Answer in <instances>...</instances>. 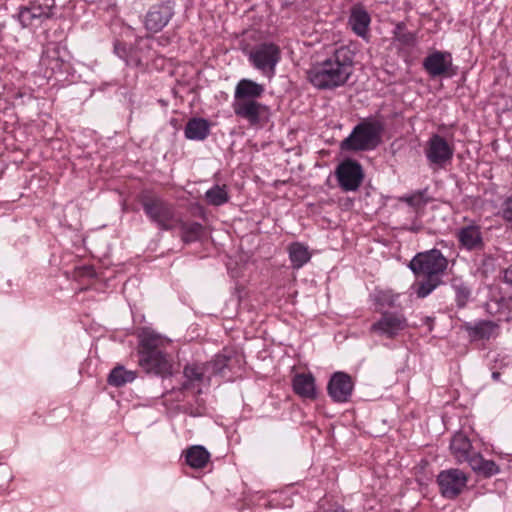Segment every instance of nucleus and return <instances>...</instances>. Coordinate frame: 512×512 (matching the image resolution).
<instances>
[{
	"label": "nucleus",
	"instance_id": "obj_1",
	"mask_svg": "<svg viewBox=\"0 0 512 512\" xmlns=\"http://www.w3.org/2000/svg\"><path fill=\"white\" fill-rule=\"evenodd\" d=\"M353 72V55L346 46H341L321 62L315 63L307 72L310 83L318 89H334L343 86Z\"/></svg>",
	"mask_w": 512,
	"mask_h": 512
},
{
	"label": "nucleus",
	"instance_id": "obj_2",
	"mask_svg": "<svg viewBox=\"0 0 512 512\" xmlns=\"http://www.w3.org/2000/svg\"><path fill=\"white\" fill-rule=\"evenodd\" d=\"M138 363L147 373L162 377L172 374L173 363L166 352L170 340L151 328H143L138 334Z\"/></svg>",
	"mask_w": 512,
	"mask_h": 512
},
{
	"label": "nucleus",
	"instance_id": "obj_3",
	"mask_svg": "<svg viewBox=\"0 0 512 512\" xmlns=\"http://www.w3.org/2000/svg\"><path fill=\"white\" fill-rule=\"evenodd\" d=\"M450 450L458 463H468L471 469L484 477L499 473V467L493 460H485L475 451L469 438L462 432L456 433L450 443Z\"/></svg>",
	"mask_w": 512,
	"mask_h": 512
},
{
	"label": "nucleus",
	"instance_id": "obj_4",
	"mask_svg": "<svg viewBox=\"0 0 512 512\" xmlns=\"http://www.w3.org/2000/svg\"><path fill=\"white\" fill-rule=\"evenodd\" d=\"M383 126L379 121L365 120L357 124L350 135L341 142L345 151H369L381 143Z\"/></svg>",
	"mask_w": 512,
	"mask_h": 512
},
{
	"label": "nucleus",
	"instance_id": "obj_5",
	"mask_svg": "<svg viewBox=\"0 0 512 512\" xmlns=\"http://www.w3.org/2000/svg\"><path fill=\"white\" fill-rule=\"evenodd\" d=\"M248 60L263 76L272 79L281 60L280 47L273 42L260 43L250 50Z\"/></svg>",
	"mask_w": 512,
	"mask_h": 512
},
{
	"label": "nucleus",
	"instance_id": "obj_6",
	"mask_svg": "<svg viewBox=\"0 0 512 512\" xmlns=\"http://www.w3.org/2000/svg\"><path fill=\"white\" fill-rule=\"evenodd\" d=\"M448 265L447 259L437 249L418 253L410 261L409 268L416 275H424L433 278L442 274Z\"/></svg>",
	"mask_w": 512,
	"mask_h": 512
},
{
	"label": "nucleus",
	"instance_id": "obj_7",
	"mask_svg": "<svg viewBox=\"0 0 512 512\" xmlns=\"http://www.w3.org/2000/svg\"><path fill=\"white\" fill-rule=\"evenodd\" d=\"M428 164L433 169H442L453 158L454 148L439 134H433L424 147Z\"/></svg>",
	"mask_w": 512,
	"mask_h": 512
},
{
	"label": "nucleus",
	"instance_id": "obj_8",
	"mask_svg": "<svg viewBox=\"0 0 512 512\" xmlns=\"http://www.w3.org/2000/svg\"><path fill=\"white\" fill-rule=\"evenodd\" d=\"M468 477L460 469L451 468L441 471L437 476L441 495L446 499H455L467 486Z\"/></svg>",
	"mask_w": 512,
	"mask_h": 512
},
{
	"label": "nucleus",
	"instance_id": "obj_9",
	"mask_svg": "<svg viewBox=\"0 0 512 512\" xmlns=\"http://www.w3.org/2000/svg\"><path fill=\"white\" fill-rule=\"evenodd\" d=\"M142 207L149 219L155 222L161 229L171 228L174 213L171 205L157 197H146L142 200Z\"/></svg>",
	"mask_w": 512,
	"mask_h": 512
},
{
	"label": "nucleus",
	"instance_id": "obj_10",
	"mask_svg": "<svg viewBox=\"0 0 512 512\" xmlns=\"http://www.w3.org/2000/svg\"><path fill=\"white\" fill-rule=\"evenodd\" d=\"M233 110L236 116L245 119L251 126L265 121L269 115V108L257 100H234Z\"/></svg>",
	"mask_w": 512,
	"mask_h": 512
},
{
	"label": "nucleus",
	"instance_id": "obj_11",
	"mask_svg": "<svg viewBox=\"0 0 512 512\" xmlns=\"http://www.w3.org/2000/svg\"><path fill=\"white\" fill-rule=\"evenodd\" d=\"M338 184L343 191H356L363 180L364 174L359 163L346 160L338 165L335 171Z\"/></svg>",
	"mask_w": 512,
	"mask_h": 512
},
{
	"label": "nucleus",
	"instance_id": "obj_12",
	"mask_svg": "<svg viewBox=\"0 0 512 512\" xmlns=\"http://www.w3.org/2000/svg\"><path fill=\"white\" fill-rule=\"evenodd\" d=\"M18 20L23 28L43 23L53 17V6L43 5L38 1H30L26 6H21L18 11Z\"/></svg>",
	"mask_w": 512,
	"mask_h": 512
},
{
	"label": "nucleus",
	"instance_id": "obj_13",
	"mask_svg": "<svg viewBox=\"0 0 512 512\" xmlns=\"http://www.w3.org/2000/svg\"><path fill=\"white\" fill-rule=\"evenodd\" d=\"M407 327V320L401 314L385 312L372 324L371 331L387 338H393Z\"/></svg>",
	"mask_w": 512,
	"mask_h": 512
},
{
	"label": "nucleus",
	"instance_id": "obj_14",
	"mask_svg": "<svg viewBox=\"0 0 512 512\" xmlns=\"http://www.w3.org/2000/svg\"><path fill=\"white\" fill-rule=\"evenodd\" d=\"M173 5L170 1L153 5L145 16V28L152 33L161 31L173 16Z\"/></svg>",
	"mask_w": 512,
	"mask_h": 512
},
{
	"label": "nucleus",
	"instance_id": "obj_15",
	"mask_svg": "<svg viewBox=\"0 0 512 512\" xmlns=\"http://www.w3.org/2000/svg\"><path fill=\"white\" fill-rule=\"evenodd\" d=\"M353 381L350 375L344 372H335L327 386L329 396L338 403L347 402L352 395Z\"/></svg>",
	"mask_w": 512,
	"mask_h": 512
},
{
	"label": "nucleus",
	"instance_id": "obj_16",
	"mask_svg": "<svg viewBox=\"0 0 512 512\" xmlns=\"http://www.w3.org/2000/svg\"><path fill=\"white\" fill-rule=\"evenodd\" d=\"M461 248L468 251H478L484 248L481 227L475 223L463 226L456 233Z\"/></svg>",
	"mask_w": 512,
	"mask_h": 512
},
{
	"label": "nucleus",
	"instance_id": "obj_17",
	"mask_svg": "<svg viewBox=\"0 0 512 512\" xmlns=\"http://www.w3.org/2000/svg\"><path fill=\"white\" fill-rule=\"evenodd\" d=\"M452 65V56L449 52L434 51L423 61V67L432 77L445 74Z\"/></svg>",
	"mask_w": 512,
	"mask_h": 512
},
{
	"label": "nucleus",
	"instance_id": "obj_18",
	"mask_svg": "<svg viewBox=\"0 0 512 512\" xmlns=\"http://www.w3.org/2000/svg\"><path fill=\"white\" fill-rule=\"evenodd\" d=\"M185 382L183 383V389L198 388L197 393H201L200 386L208 383L210 376L208 373V366L205 364H188L184 368Z\"/></svg>",
	"mask_w": 512,
	"mask_h": 512
},
{
	"label": "nucleus",
	"instance_id": "obj_19",
	"mask_svg": "<svg viewBox=\"0 0 512 512\" xmlns=\"http://www.w3.org/2000/svg\"><path fill=\"white\" fill-rule=\"evenodd\" d=\"M371 17L361 5H355L351 8L348 24L352 31L359 37L365 38L369 31Z\"/></svg>",
	"mask_w": 512,
	"mask_h": 512
},
{
	"label": "nucleus",
	"instance_id": "obj_20",
	"mask_svg": "<svg viewBox=\"0 0 512 512\" xmlns=\"http://www.w3.org/2000/svg\"><path fill=\"white\" fill-rule=\"evenodd\" d=\"M265 88L263 85L251 80L241 79L234 92V100H257L264 94Z\"/></svg>",
	"mask_w": 512,
	"mask_h": 512
},
{
	"label": "nucleus",
	"instance_id": "obj_21",
	"mask_svg": "<svg viewBox=\"0 0 512 512\" xmlns=\"http://www.w3.org/2000/svg\"><path fill=\"white\" fill-rule=\"evenodd\" d=\"M292 386L294 392L305 399H315L317 396L315 378L312 374L300 373L293 377Z\"/></svg>",
	"mask_w": 512,
	"mask_h": 512
},
{
	"label": "nucleus",
	"instance_id": "obj_22",
	"mask_svg": "<svg viewBox=\"0 0 512 512\" xmlns=\"http://www.w3.org/2000/svg\"><path fill=\"white\" fill-rule=\"evenodd\" d=\"M184 134L189 140L202 141L210 134V123L204 118H192L187 122Z\"/></svg>",
	"mask_w": 512,
	"mask_h": 512
},
{
	"label": "nucleus",
	"instance_id": "obj_23",
	"mask_svg": "<svg viewBox=\"0 0 512 512\" xmlns=\"http://www.w3.org/2000/svg\"><path fill=\"white\" fill-rule=\"evenodd\" d=\"M187 465L194 469L204 468L210 460V453L201 445H194L185 451Z\"/></svg>",
	"mask_w": 512,
	"mask_h": 512
},
{
	"label": "nucleus",
	"instance_id": "obj_24",
	"mask_svg": "<svg viewBox=\"0 0 512 512\" xmlns=\"http://www.w3.org/2000/svg\"><path fill=\"white\" fill-rule=\"evenodd\" d=\"M288 252L292 267L295 269H300L311 259L308 247L299 242L290 244Z\"/></svg>",
	"mask_w": 512,
	"mask_h": 512
},
{
	"label": "nucleus",
	"instance_id": "obj_25",
	"mask_svg": "<svg viewBox=\"0 0 512 512\" xmlns=\"http://www.w3.org/2000/svg\"><path fill=\"white\" fill-rule=\"evenodd\" d=\"M465 328L474 339H489L496 328V324L492 321L482 320L474 324L467 323Z\"/></svg>",
	"mask_w": 512,
	"mask_h": 512
},
{
	"label": "nucleus",
	"instance_id": "obj_26",
	"mask_svg": "<svg viewBox=\"0 0 512 512\" xmlns=\"http://www.w3.org/2000/svg\"><path fill=\"white\" fill-rule=\"evenodd\" d=\"M136 378V372L127 370L123 366L115 367L108 376V383L114 387H121L127 383H131Z\"/></svg>",
	"mask_w": 512,
	"mask_h": 512
},
{
	"label": "nucleus",
	"instance_id": "obj_27",
	"mask_svg": "<svg viewBox=\"0 0 512 512\" xmlns=\"http://www.w3.org/2000/svg\"><path fill=\"white\" fill-rule=\"evenodd\" d=\"M205 200L213 206H221L229 201L226 186L214 185L205 192Z\"/></svg>",
	"mask_w": 512,
	"mask_h": 512
},
{
	"label": "nucleus",
	"instance_id": "obj_28",
	"mask_svg": "<svg viewBox=\"0 0 512 512\" xmlns=\"http://www.w3.org/2000/svg\"><path fill=\"white\" fill-rule=\"evenodd\" d=\"M452 288L455 293V300L459 308L466 306L471 296V289L460 279L452 281Z\"/></svg>",
	"mask_w": 512,
	"mask_h": 512
},
{
	"label": "nucleus",
	"instance_id": "obj_29",
	"mask_svg": "<svg viewBox=\"0 0 512 512\" xmlns=\"http://www.w3.org/2000/svg\"><path fill=\"white\" fill-rule=\"evenodd\" d=\"M182 239L186 243L197 241L203 234V226L200 223H183L181 225Z\"/></svg>",
	"mask_w": 512,
	"mask_h": 512
},
{
	"label": "nucleus",
	"instance_id": "obj_30",
	"mask_svg": "<svg viewBox=\"0 0 512 512\" xmlns=\"http://www.w3.org/2000/svg\"><path fill=\"white\" fill-rule=\"evenodd\" d=\"M375 304L381 307H394L398 298V294L391 290H375L371 295Z\"/></svg>",
	"mask_w": 512,
	"mask_h": 512
},
{
	"label": "nucleus",
	"instance_id": "obj_31",
	"mask_svg": "<svg viewBox=\"0 0 512 512\" xmlns=\"http://www.w3.org/2000/svg\"><path fill=\"white\" fill-rule=\"evenodd\" d=\"M394 41L401 47H413L416 43L415 34L405 31L404 24L398 23L394 29Z\"/></svg>",
	"mask_w": 512,
	"mask_h": 512
},
{
	"label": "nucleus",
	"instance_id": "obj_32",
	"mask_svg": "<svg viewBox=\"0 0 512 512\" xmlns=\"http://www.w3.org/2000/svg\"><path fill=\"white\" fill-rule=\"evenodd\" d=\"M115 52L120 58H123L129 66L138 67L142 65V58L134 54L132 51H130L128 55L126 47L122 44L115 45Z\"/></svg>",
	"mask_w": 512,
	"mask_h": 512
},
{
	"label": "nucleus",
	"instance_id": "obj_33",
	"mask_svg": "<svg viewBox=\"0 0 512 512\" xmlns=\"http://www.w3.org/2000/svg\"><path fill=\"white\" fill-rule=\"evenodd\" d=\"M229 358L225 355H216V357L205 363V366H208V372L211 371V374H221L224 368L228 365Z\"/></svg>",
	"mask_w": 512,
	"mask_h": 512
},
{
	"label": "nucleus",
	"instance_id": "obj_34",
	"mask_svg": "<svg viewBox=\"0 0 512 512\" xmlns=\"http://www.w3.org/2000/svg\"><path fill=\"white\" fill-rule=\"evenodd\" d=\"M438 285V282L433 278H428L426 282L421 283L417 288V295L420 298L428 296Z\"/></svg>",
	"mask_w": 512,
	"mask_h": 512
},
{
	"label": "nucleus",
	"instance_id": "obj_35",
	"mask_svg": "<svg viewBox=\"0 0 512 512\" xmlns=\"http://www.w3.org/2000/svg\"><path fill=\"white\" fill-rule=\"evenodd\" d=\"M403 200L410 206H413V207H421V206H424L427 201L425 200L424 198V193L423 192H416L412 195H409V196H405L403 197Z\"/></svg>",
	"mask_w": 512,
	"mask_h": 512
},
{
	"label": "nucleus",
	"instance_id": "obj_36",
	"mask_svg": "<svg viewBox=\"0 0 512 512\" xmlns=\"http://www.w3.org/2000/svg\"><path fill=\"white\" fill-rule=\"evenodd\" d=\"M502 217L512 224V199H508L504 202L502 208Z\"/></svg>",
	"mask_w": 512,
	"mask_h": 512
},
{
	"label": "nucleus",
	"instance_id": "obj_37",
	"mask_svg": "<svg viewBox=\"0 0 512 512\" xmlns=\"http://www.w3.org/2000/svg\"><path fill=\"white\" fill-rule=\"evenodd\" d=\"M504 279L507 283L512 284V264L505 270Z\"/></svg>",
	"mask_w": 512,
	"mask_h": 512
},
{
	"label": "nucleus",
	"instance_id": "obj_38",
	"mask_svg": "<svg viewBox=\"0 0 512 512\" xmlns=\"http://www.w3.org/2000/svg\"><path fill=\"white\" fill-rule=\"evenodd\" d=\"M327 512H346V511L342 507H336V508H334L332 510H329Z\"/></svg>",
	"mask_w": 512,
	"mask_h": 512
},
{
	"label": "nucleus",
	"instance_id": "obj_39",
	"mask_svg": "<svg viewBox=\"0 0 512 512\" xmlns=\"http://www.w3.org/2000/svg\"><path fill=\"white\" fill-rule=\"evenodd\" d=\"M492 377H493L495 380H497V379H499V377H500V373H499V372H493V373H492Z\"/></svg>",
	"mask_w": 512,
	"mask_h": 512
}]
</instances>
